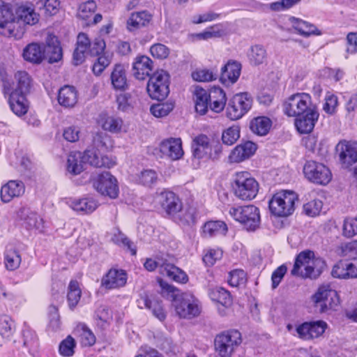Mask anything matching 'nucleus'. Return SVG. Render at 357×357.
I'll return each instance as SVG.
<instances>
[{
	"instance_id": "obj_2",
	"label": "nucleus",
	"mask_w": 357,
	"mask_h": 357,
	"mask_svg": "<svg viewBox=\"0 0 357 357\" xmlns=\"http://www.w3.org/2000/svg\"><path fill=\"white\" fill-rule=\"evenodd\" d=\"M297 199V195L293 191L278 192L268 202L270 211L278 217H287L294 211Z\"/></svg>"
},
{
	"instance_id": "obj_23",
	"label": "nucleus",
	"mask_w": 357,
	"mask_h": 357,
	"mask_svg": "<svg viewBox=\"0 0 357 357\" xmlns=\"http://www.w3.org/2000/svg\"><path fill=\"white\" fill-rule=\"evenodd\" d=\"M152 70L153 61L146 56H137L132 64L133 75L137 79L144 80L149 77Z\"/></svg>"
},
{
	"instance_id": "obj_42",
	"label": "nucleus",
	"mask_w": 357,
	"mask_h": 357,
	"mask_svg": "<svg viewBox=\"0 0 357 357\" xmlns=\"http://www.w3.org/2000/svg\"><path fill=\"white\" fill-rule=\"evenodd\" d=\"M195 110L201 115L208 111L209 96L208 92L202 88H197L195 91Z\"/></svg>"
},
{
	"instance_id": "obj_28",
	"label": "nucleus",
	"mask_w": 357,
	"mask_h": 357,
	"mask_svg": "<svg viewBox=\"0 0 357 357\" xmlns=\"http://www.w3.org/2000/svg\"><path fill=\"white\" fill-rule=\"evenodd\" d=\"M256 150V144L248 141L236 146L229 155V160L232 162H240L252 155Z\"/></svg>"
},
{
	"instance_id": "obj_14",
	"label": "nucleus",
	"mask_w": 357,
	"mask_h": 357,
	"mask_svg": "<svg viewBox=\"0 0 357 357\" xmlns=\"http://www.w3.org/2000/svg\"><path fill=\"white\" fill-rule=\"evenodd\" d=\"M154 201L161 206L162 209L172 217L181 212L182 203L180 199L172 192L164 190L158 193Z\"/></svg>"
},
{
	"instance_id": "obj_3",
	"label": "nucleus",
	"mask_w": 357,
	"mask_h": 357,
	"mask_svg": "<svg viewBox=\"0 0 357 357\" xmlns=\"http://www.w3.org/2000/svg\"><path fill=\"white\" fill-rule=\"evenodd\" d=\"M234 195L241 200H251L259 191L258 182L248 172H237L234 178Z\"/></svg>"
},
{
	"instance_id": "obj_60",
	"label": "nucleus",
	"mask_w": 357,
	"mask_h": 357,
	"mask_svg": "<svg viewBox=\"0 0 357 357\" xmlns=\"http://www.w3.org/2000/svg\"><path fill=\"white\" fill-rule=\"evenodd\" d=\"M75 345V340L70 335H68L60 343L59 352L61 355L67 357L72 356L74 354Z\"/></svg>"
},
{
	"instance_id": "obj_15",
	"label": "nucleus",
	"mask_w": 357,
	"mask_h": 357,
	"mask_svg": "<svg viewBox=\"0 0 357 357\" xmlns=\"http://www.w3.org/2000/svg\"><path fill=\"white\" fill-rule=\"evenodd\" d=\"M16 85L13 86L8 82H3L5 93L16 92L19 96H26L30 93L32 87V79L26 71H18L15 75Z\"/></svg>"
},
{
	"instance_id": "obj_31",
	"label": "nucleus",
	"mask_w": 357,
	"mask_h": 357,
	"mask_svg": "<svg viewBox=\"0 0 357 357\" xmlns=\"http://www.w3.org/2000/svg\"><path fill=\"white\" fill-rule=\"evenodd\" d=\"M227 231V225L222 221H208L202 227V236L204 238L224 235Z\"/></svg>"
},
{
	"instance_id": "obj_32",
	"label": "nucleus",
	"mask_w": 357,
	"mask_h": 357,
	"mask_svg": "<svg viewBox=\"0 0 357 357\" xmlns=\"http://www.w3.org/2000/svg\"><path fill=\"white\" fill-rule=\"evenodd\" d=\"M22 56L29 62L40 63L44 58L43 47L36 43H30L24 49Z\"/></svg>"
},
{
	"instance_id": "obj_5",
	"label": "nucleus",
	"mask_w": 357,
	"mask_h": 357,
	"mask_svg": "<svg viewBox=\"0 0 357 357\" xmlns=\"http://www.w3.org/2000/svg\"><path fill=\"white\" fill-rule=\"evenodd\" d=\"M335 153L342 168L350 171L357 180V143L340 141L335 146Z\"/></svg>"
},
{
	"instance_id": "obj_10",
	"label": "nucleus",
	"mask_w": 357,
	"mask_h": 357,
	"mask_svg": "<svg viewBox=\"0 0 357 357\" xmlns=\"http://www.w3.org/2000/svg\"><path fill=\"white\" fill-rule=\"evenodd\" d=\"M241 343V335L236 330L224 332L215 338V351L221 357H230Z\"/></svg>"
},
{
	"instance_id": "obj_61",
	"label": "nucleus",
	"mask_w": 357,
	"mask_h": 357,
	"mask_svg": "<svg viewBox=\"0 0 357 357\" xmlns=\"http://www.w3.org/2000/svg\"><path fill=\"white\" fill-rule=\"evenodd\" d=\"M322 206L321 200L313 199L303 205V211L308 216L314 217L319 214Z\"/></svg>"
},
{
	"instance_id": "obj_7",
	"label": "nucleus",
	"mask_w": 357,
	"mask_h": 357,
	"mask_svg": "<svg viewBox=\"0 0 357 357\" xmlns=\"http://www.w3.org/2000/svg\"><path fill=\"white\" fill-rule=\"evenodd\" d=\"M312 301L319 312L324 313L334 310L338 305L339 298L335 290L330 285L324 284L320 286L312 295Z\"/></svg>"
},
{
	"instance_id": "obj_51",
	"label": "nucleus",
	"mask_w": 357,
	"mask_h": 357,
	"mask_svg": "<svg viewBox=\"0 0 357 357\" xmlns=\"http://www.w3.org/2000/svg\"><path fill=\"white\" fill-rule=\"evenodd\" d=\"M15 331L13 321L8 315L0 316V335L3 338L9 339Z\"/></svg>"
},
{
	"instance_id": "obj_55",
	"label": "nucleus",
	"mask_w": 357,
	"mask_h": 357,
	"mask_svg": "<svg viewBox=\"0 0 357 357\" xmlns=\"http://www.w3.org/2000/svg\"><path fill=\"white\" fill-rule=\"evenodd\" d=\"M96 8V3L94 1H88L82 3L77 10V17L82 20H89L93 16Z\"/></svg>"
},
{
	"instance_id": "obj_24",
	"label": "nucleus",
	"mask_w": 357,
	"mask_h": 357,
	"mask_svg": "<svg viewBox=\"0 0 357 357\" xmlns=\"http://www.w3.org/2000/svg\"><path fill=\"white\" fill-rule=\"evenodd\" d=\"M76 48L73 53V63L79 65L84 62L86 54H89L91 47V40L84 33H80L77 36Z\"/></svg>"
},
{
	"instance_id": "obj_58",
	"label": "nucleus",
	"mask_w": 357,
	"mask_h": 357,
	"mask_svg": "<svg viewBox=\"0 0 357 357\" xmlns=\"http://www.w3.org/2000/svg\"><path fill=\"white\" fill-rule=\"evenodd\" d=\"M246 282V274L241 269H236L229 273L228 277V283L231 287H238L244 284Z\"/></svg>"
},
{
	"instance_id": "obj_46",
	"label": "nucleus",
	"mask_w": 357,
	"mask_h": 357,
	"mask_svg": "<svg viewBox=\"0 0 357 357\" xmlns=\"http://www.w3.org/2000/svg\"><path fill=\"white\" fill-rule=\"evenodd\" d=\"M21 256L19 252L13 247L7 248L5 252L4 262L8 270L17 269L21 264Z\"/></svg>"
},
{
	"instance_id": "obj_27",
	"label": "nucleus",
	"mask_w": 357,
	"mask_h": 357,
	"mask_svg": "<svg viewBox=\"0 0 357 357\" xmlns=\"http://www.w3.org/2000/svg\"><path fill=\"white\" fill-rule=\"evenodd\" d=\"M44 54L49 57L50 63H55L62 58V50L57 38L52 34H48L46 38V45L43 47Z\"/></svg>"
},
{
	"instance_id": "obj_26",
	"label": "nucleus",
	"mask_w": 357,
	"mask_h": 357,
	"mask_svg": "<svg viewBox=\"0 0 357 357\" xmlns=\"http://www.w3.org/2000/svg\"><path fill=\"white\" fill-rule=\"evenodd\" d=\"M192 155L195 159H202L208 157L211 148L208 137L205 135L196 137L192 144Z\"/></svg>"
},
{
	"instance_id": "obj_18",
	"label": "nucleus",
	"mask_w": 357,
	"mask_h": 357,
	"mask_svg": "<svg viewBox=\"0 0 357 357\" xmlns=\"http://www.w3.org/2000/svg\"><path fill=\"white\" fill-rule=\"evenodd\" d=\"M319 116V114L317 106L312 107L303 114L296 116L295 120L296 129L301 133L311 132L314 128Z\"/></svg>"
},
{
	"instance_id": "obj_59",
	"label": "nucleus",
	"mask_w": 357,
	"mask_h": 357,
	"mask_svg": "<svg viewBox=\"0 0 357 357\" xmlns=\"http://www.w3.org/2000/svg\"><path fill=\"white\" fill-rule=\"evenodd\" d=\"M192 77L197 82H211L217 78V75L208 69H197L192 73Z\"/></svg>"
},
{
	"instance_id": "obj_35",
	"label": "nucleus",
	"mask_w": 357,
	"mask_h": 357,
	"mask_svg": "<svg viewBox=\"0 0 357 357\" xmlns=\"http://www.w3.org/2000/svg\"><path fill=\"white\" fill-rule=\"evenodd\" d=\"M289 20L293 28L301 36L308 37L310 35L320 36L321 34V32L314 24L294 17H291Z\"/></svg>"
},
{
	"instance_id": "obj_64",
	"label": "nucleus",
	"mask_w": 357,
	"mask_h": 357,
	"mask_svg": "<svg viewBox=\"0 0 357 357\" xmlns=\"http://www.w3.org/2000/svg\"><path fill=\"white\" fill-rule=\"evenodd\" d=\"M342 254L351 259H357V241H352L342 247Z\"/></svg>"
},
{
	"instance_id": "obj_45",
	"label": "nucleus",
	"mask_w": 357,
	"mask_h": 357,
	"mask_svg": "<svg viewBox=\"0 0 357 357\" xmlns=\"http://www.w3.org/2000/svg\"><path fill=\"white\" fill-rule=\"evenodd\" d=\"M82 153L72 152L69 154L67 160V169L73 174H78L83 171Z\"/></svg>"
},
{
	"instance_id": "obj_1",
	"label": "nucleus",
	"mask_w": 357,
	"mask_h": 357,
	"mask_svg": "<svg viewBox=\"0 0 357 357\" xmlns=\"http://www.w3.org/2000/svg\"><path fill=\"white\" fill-rule=\"evenodd\" d=\"M160 287L167 296L172 301V305L176 314L183 319H192L197 317L201 312L199 302L192 294H178V289L165 281H159Z\"/></svg>"
},
{
	"instance_id": "obj_22",
	"label": "nucleus",
	"mask_w": 357,
	"mask_h": 357,
	"mask_svg": "<svg viewBox=\"0 0 357 357\" xmlns=\"http://www.w3.org/2000/svg\"><path fill=\"white\" fill-rule=\"evenodd\" d=\"M16 22L20 26L21 36L24 32L23 25H34L39 21V15L29 6H20L15 10Z\"/></svg>"
},
{
	"instance_id": "obj_36",
	"label": "nucleus",
	"mask_w": 357,
	"mask_h": 357,
	"mask_svg": "<svg viewBox=\"0 0 357 357\" xmlns=\"http://www.w3.org/2000/svg\"><path fill=\"white\" fill-rule=\"evenodd\" d=\"M8 102L11 110L18 116L27 112L28 105L25 96H19L16 92L9 93Z\"/></svg>"
},
{
	"instance_id": "obj_53",
	"label": "nucleus",
	"mask_w": 357,
	"mask_h": 357,
	"mask_svg": "<svg viewBox=\"0 0 357 357\" xmlns=\"http://www.w3.org/2000/svg\"><path fill=\"white\" fill-rule=\"evenodd\" d=\"M239 137L240 128L238 126H233L222 132V140L223 144L231 146L238 140Z\"/></svg>"
},
{
	"instance_id": "obj_57",
	"label": "nucleus",
	"mask_w": 357,
	"mask_h": 357,
	"mask_svg": "<svg viewBox=\"0 0 357 357\" xmlns=\"http://www.w3.org/2000/svg\"><path fill=\"white\" fill-rule=\"evenodd\" d=\"M172 102H163L153 105L151 107L150 111L151 114L157 117L160 118L167 116L174 109Z\"/></svg>"
},
{
	"instance_id": "obj_30",
	"label": "nucleus",
	"mask_w": 357,
	"mask_h": 357,
	"mask_svg": "<svg viewBox=\"0 0 357 357\" xmlns=\"http://www.w3.org/2000/svg\"><path fill=\"white\" fill-rule=\"evenodd\" d=\"M77 92L73 86L66 85L59 91L58 102L64 107H73L77 103Z\"/></svg>"
},
{
	"instance_id": "obj_34",
	"label": "nucleus",
	"mask_w": 357,
	"mask_h": 357,
	"mask_svg": "<svg viewBox=\"0 0 357 357\" xmlns=\"http://www.w3.org/2000/svg\"><path fill=\"white\" fill-rule=\"evenodd\" d=\"M160 273L176 282L185 283L188 281L185 273L172 264L160 265Z\"/></svg>"
},
{
	"instance_id": "obj_4",
	"label": "nucleus",
	"mask_w": 357,
	"mask_h": 357,
	"mask_svg": "<svg viewBox=\"0 0 357 357\" xmlns=\"http://www.w3.org/2000/svg\"><path fill=\"white\" fill-rule=\"evenodd\" d=\"M229 214L248 231H255L259 227V210L254 205L231 207Z\"/></svg>"
},
{
	"instance_id": "obj_6",
	"label": "nucleus",
	"mask_w": 357,
	"mask_h": 357,
	"mask_svg": "<svg viewBox=\"0 0 357 357\" xmlns=\"http://www.w3.org/2000/svg\"><path fill=\"white\" fill-rule=\"evenodd\" d=\"M316 106L310 94L296 93L286 98L282 103L284 113L290 117H296Z\"/></svg>"
},
{
	"instance_id": "obj_48",
	"label": "nucleus",
	"mask_w": 357,
	"mask_h": 357,
	"mask_svg": "<svg viewBox=\"0 0 357 357\" xmlns=\"http://www.w3.org/2000/svg\"><path fill=\"white\" fill-rule=\"evenodd\" d=\"M21 213L24 223L29 229H40L43 227V219L37 213L24 209Z\"/></svg>"
},
{
	"instance_id": "obj_54",
	"label": "nucleus",
	"mask_w": 357,
	"mask_h": 357,
	"mask_svg": "<svg viewBox=\"0 0 357 357\" xmlns=\"http://www.w3.org/2000/svg\"><path fill=\"white\" fill-rule=\"evenodd\" d=\"M144 303L146 308L151 310L153 314L160 321H163L166 318V314L160 302L145 298Z\"/></svg>"
},
{
	"instance_id": "obj_56",
	"label": "nucleus",
	"mask_w": 357,
	"mask_h": 357,
	"mask_svg": "<svg viewBox=\"0 0 357 357\" xmlns=\"http://www.w3.org/2000/svg\"><path fill=\"white\" fill-rule=\"evenodd\" d=\"M112 240L114 243L126 248L132 255H136L137 251L134 243L122 232L119 231L114 234Z\"/></svg>"
},
{
	"instance_id": "obj_52",
	"label": "nucleus",
	"mask_w": 357,
	"mask_h": 357,
	"mask_svg": "<svg viewBox=\"0 0 357 357\" xmlns=\"http://www.w3.org/2000/svg\"><path fill=\"white\" fill-rule=\"evenodd\" d=\"M39 9H44L46 15H54L60 9L59 0H39L36 3Z\"/></svg>"
},
{
	"instance_id": "obj_9",
	"label": "nucleus",
	"mask_w": 357,
	"mask_h": 357,
	"mask_svg": "<svg viewBox=\"0 0 357 357\" xmlns=\"http://www.w3.org/2000/svg\"><path fill=\"white\" fill-rule=\"evenodd\" d=\"M169 81L168 73L163 70H157L149 78L147 91L152 99L165 100L169 93Z\"/></svg>"
},
{
	"instance_id": "obj_37",
	"label": "nucleus",
	"mask_w": 357,
	"mask_h": 357,
	"mask_svg": "<svg viewBox=\"0 0 357 357\" xmlns=\"http://www.w3.org/2000/svg\"><path fill=\"white\" fill-rule=\"evenodd\" d=\"M98 202L93 198L84 197L71 202L70 207L76 211L90 214L98 208Z\"/></svg>"
},
{
	"instance_id": "obj_13",
	"label": "nucleus",
	"mask_w": 357,
	"mask_h": 357,
	"mask_svg": "<svg viewBox=\"0 0 357 357\" xmlns=\"http://www.w3.org/2000/svg\"><path fill=\"white\" fill-rule=\"evenodd\" d=\"M93 188L102 195L115 199L119 195L116 178L109 172H105L93 179Z\"/></svg>"
},
{
	"instance_id": "obj_21",
	"label": "nucleus",
	"mask_w": 357,
	"mask_h": 357,
	"mask_svg": "<svg viewBox=\"0 0 357 357\" xmlns=\"http://www.w3.org/2000/svg\"><path fill=\"white\" fill-rule=\"evenodd\" d=\"M127 281L126 273L123 270L110 269L101 280L102 287L107 289L124 286Z\"/></svg>"
},
{
	"instance_id": "obj_25",
	"label": "nucleus",
	"mask_w": 357,
	"mask_h": 357,
	"mask_svg": "<svg viewBox=\"0 0 357 357\" xmlns=\"http://www.w3.org/2000/svg\"><path fill=\"white\" fill-rule=\"evenodd\" d=\"M241 71V64L236 61H229L222 68L221 82L229 85L234 84L238 79Z\"/></svg>"
},
{
	"instance_id": "obj_20",
	"label": "nucleus",
	"mask_w": 357,
	"mask_h": 357,
	"mask_svg": "<svg viewBox=\"0 0 357 357\" xmlns=\"http://www.w3.org/2000/svg\"><path fill=\"white\" fill-rule=\"evenodd\" d=\"M24 192L25 186L22 181L11 180L1 187L0 196L3 202L8 203L13 198L24 195Z\"/></svg>"
},
{
	"instance_id": "obj_33",
	"label": "nucleus",
	"mask_w": 357,
	"mask_h": 357,
	"mask_svg": "<svg viewBox=\"0 0 357 357\" xmlns=\"http://www.w3.org/2000/svg\"><path fill=\"white\" fill-rule=\"evenodd\" d=\"M312 256L313 252L309 250H304L299 253L296 258L294 267L291 271V275L301 277V273L307 271V269L310 268V259Z\"/></svg>"
},
{
	"instance_id": "obj_41",
	"label": "nucleus",
	"mask_w": 357,
	"mask_h": 357,
	"mask_svg": "<svg viewBox=\"0 0 357 357\" xmlns=\"http://www.w3.org/2000/svg\"><path fill=\"white\" fill-rule=\"evenodd\" d=\"M271 127V120L266 116H258L250 121L251 130L260 136L266 135Z\"/></svg>"
},
{
	"instance_id": "obj_50",
	"label": "nucleus",
	"mask_w": 357,
	"mask_h": 357,
	"mask_svg": "<svg viewBox=\"0 0 357 357\" xmlns=\"http://www.w3.org/2000/svg\"><path fill=\"white\" fill-rule=\"evenodd\" d=\"M75 333L80 337L81 344L84 347H90L95 344L96 337L91 330L84 324L77 326Z\"/></svg>"
},
{
	"instance_id": "obj_29",
	"label": "nucleus",
	"mask_w": 357,
	"mask_h": 357,
	"mask_svg": "<svg viewBox=\"0 0 357 357\" xmlns=\"http://www.w3.org/2000/svg\"><path fill=\"white\" fill-rule=\"evenodd\" d=\"M152 20V15L148 11L132 13L127 20V29L129 31H135L146 26Z\"/></svg>"
},
{
	"instance_id": "obj_38",
	"label": "nucleus",
	"mask_w": 357,
	"mask_h": 357,
	"mask_svg": "<svg viewBox=\"0 0 357 357\" xmlns=\"http://www.w3.org/2000/svg\"><path fill=\"white\" fill-rule=\"evenodd\" d=\"M310 268H307V271L301 273V277L303 278L315 279L322 273L326 264L323 259L315 257L314 252L313 256L310 257Z\"/></svg>"
},
{
	"instance_id": "obj_47",
	"label": "nucleus",
	"mask_w": 357,
	"mask_h": 357,
	"mask_svg": "<svg viewBox=\"0 0 357 357\" xmlns=\"http://www.w3.org/2000/svg\"><path fill=\"white\" fill-rule=\"evenodd\" d=\"M82 296L79 284L76 280H71L68 287L67 299L70 309H73L78 304Z\"/></svg>"
},
{
	"instance_id": "obj_44",
	"label": "nucleus",
	"mask_w": 357,
	"mask_h": 357,
	"mask_svg": "<svg viewBox=\"0 0 357 357\" xmlns=\"http://www.w3.org/2000/svg\"><path fill=\"white\" fill-rule=\"evenodd\" d=\"M208 296L212 301L229 306L231 303V298L228 291L220 287L211 288L208 290Z\"/></svg>"
},
{
	"instance_id": "obj_12",
	"label": "nucleus",
	"mask_w": 357,
	"mask_h": 357,
	"mask_svg": "<svg viewBox=\"0 0 357 357\" xmlns=\"http://www.w3.org/2000/svg\"><path fill=\"white\" fill-rule=\"evenodd\" d=\"M303 173L307 180L319 185L328 184L332 178L331 172L326 165L314 160L306 162Z\"/></svg>"
},
{
	"instance_id": "obj_16",
	"label": "nucleus",
	"mask_w": 357,
	"mask_h": 357,
	"mask_svg": "<svg viewBox=\"0 0 357 357\" xmlns=\"http://www.w3.org/2000/svg\"><path fill=\"white\" fill-rule=\"evenodd\" d=\"M327 324L324 321L304 322L296 327V331L298 337L309 340L321 336Z\"/></svg>"
},
{
	"instance_id": "obj_49",
	"label": "nucleus",
	"mask_w": 357,
	"mask_h": 357,
	"mask_svg": "<svg viewBox=\"0 0 357 357\" xmlns=\"http://www.w3.org/2000/svg\"><path fill=\"white\" fill-rule=\"evenodd\" d=\"M93 146L98 150H107L112 147L111 137L104 132H97L93 135Z\"/></svg>"
},
{
	"instance_id": "obj_43",
	"label": "nucleus",
	"mask_w": 357,
	"mask_h": 357,
	"mask_svg": "<svg viewBox=\"0 0 357 357\" xmlns=\"http://www.w3.org/2000/svg\"><path fill=\"white\" fill-rule=\"evenodd\" d=\"M100 125L104 130L119 133L122 130L123 121L120 117L107 116L101 118Z\"/></svg>"
},
{
	"instance_id": "obj_62",
	"label": "nucleus",
	"mask_w": 357,
	"mask_h": 357,
	"mask_svg": "<svg viewBox=\"0 0 357 357\" xmlns=\"http://www.w3.org/2000/svg\"><path fill=\"white\" fill-rule=\"evenodd\" d=\"M301 0H280L269 4V8L274 12H280L293 7Z\"/></svg>"
},
{
	"instance_id": "obj_63",
	"label": "nucleus",
	"mask_w": 357,
	"mask_h": 357,
	"mask_svg": "<svg viewBox=\"0 0 357 357\" xmlns=\"http://www.w3.org/2000/svg\"><path fill=\"white\" fill-rule=\"evenodd\" d=\"M357 234V218H348L343 225V234L347 237H352Z\"/></svg>"
},
{
	"instance_id": "obj_39",
	"label": "nucleus",
	"mask_w": 357,
	"mask_h": 357,
	"mask_svg": "<svg viewBox=\"0 0 357 357\" xmlns=\"http://www.w3.org/2000/svg\"><path fill=\"white\" fill-rule=\"evenodd\" d=\"M111 81L114 89L117 90H125L127 87V78L126 70L123 66L116 64L112 73Z\"/></svg>"
},
{
	"instance_id": "obj_19",
	"label": "nucleus",
	"mask_w": 357,
	"mask_h": 357,
	"mask_svg": "<svg viewBox=\"0 0 357 357\" xmlns=\"http://www.w3.org/2000/svg\"><path fill=\"white\" fill-rule=\"evenodd\" d=\"M82 162L95 167L110 168L116 164L113 159L100 154V151L94 148L87 149L82 153Z\"/></svg>"
},
{
	"instance_id": "obj_8",
	"label": "nucleus",
	"mask_w": 357,
	"mask_h": 357,
	"mask_svg": "<svg viewBox=\"0 0 357 357\" xmlns=\"http://www.w3.org/2000/svg\"><path fill=\"white\" fill-rule=\"evenodd\" d=\"M17 23L11 6L0 1V33L7 37L20 38L21 29Z\"/></svg>"
},
{
	"instance_id": "obj_17",
	"label": "nucleus",
	"mask_w": 357,
	"mask_h": 357,
	"mask_svg": "<svg viewBox=\"0 0 357 357\" xmlns=\"http://www.w3.org/2000/svg\"><path fill=\"white\" fill-rule=\"evenodd\" d=\"M159 149L162 154L171 160H178L184 154L181 138L166 139L160 142Z\"/></svg>"
},
{
	"instance_id": "obj_11",
	"label": "nucleus",
	"mask_w": 357,
	"mask_h": 357,
	"mask_svg": "<svg viewBox=\"0 0 357 357\" xmlns=\"http://www.w3.org/2000/svg\"><path fill=\"white\" fill-rule=\"evenodd\" d=\"M252 105V99L248 93L236 94L228 103L226 115L232 121L238 120L250 109Z\"/></svg>"
},
{
	"instance_id": "obj_40",
	"label": "nucleus",
	"mask_w": 357,
	"mask_h": 357,
	"mask_svg": "<svg viewBox=\"0 0 357 357\" xmlns=\"http://www.w3.org/2000/svg\"><path fill=\"white\" fill-rule=\"evenodd\" d=\"M266 50L263 46L259 45L250 47L248 52L249 62L255 66L262 64L266 60Z\"/></svg>"
}]
</instances>
